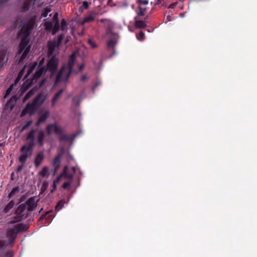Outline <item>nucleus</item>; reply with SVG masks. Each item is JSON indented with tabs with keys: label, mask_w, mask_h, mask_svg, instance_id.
I'll return each instance as SVG.
<instances>
[{
	"label": "nucleus",
	"mask_w": 257,
	"mask_h": 257,
	"mask_svg": "<svg viewBox=\"0 0 257 257\" xmlns=\"http://www.w3.org/2000/svg\"><path fill=\"white\" fill-rule=\"evenodd\" d=\"M139 16H136L134 18L135 22V27L137 28L140 29L145 28L146 27V24L145 21L139 20Z\"/></svg>",
	"instance_id": "6ab92c4d"
},
{
	"label": "nucleus",
	"mask_w": 257,
	"mask_h": 257,
	"mask_svg": "<svg viewBox=\"0 0 257 257\" xmlns=\"http://www.w3.org/2000/svg\"><path fill=\"white\" fill-rule=\"evenodd\" d=\"M16 99H17V98H16V96H12L9 100H8V101L7 102V105H9L11 102L13 101L14 100H16Z\"/></svg>",
	"instance_id": "603ef678"
},
{
	"label": "nucleus",
	"mask_w": 257,
	"mask_h": 257,
	"mask_svg": "<svg viewBox=\"0 0 257 257\" xmlns=\"http://www.w3.org/2000/svg\"><path fill=\"white\" fill-rule=\"evenodd\" d=\"M51 11V9L49 7L44 8L42 11L41 17L44 18L47 17L49 13Z\"/></svg>",
	"instance_id": "f704fd0d"
},
{
	"label": "nucleus",
	"mask_w": 257,
	"mask_h": 257,
	"mask_svg": "<svg viewBox=\"0 0 257 257\" xmlns=\"http://www.w3.org/2000/svg\"><path fill=\"white\" fill-rule=\"evenodd\" d=\"M44 83L45 80H42L38 86H35L30 90L24 96L23 101L25 102L32 96L43 85Z\"/></svg>",
	"instance_id": "f8f14e48"
},
{
	"label": "nucleus",
	"mask_w": 257,
	"mask_h": 257,
	"mask_svg": "<svg viewBox=\"0 0 257 257\" xmlns=\"http://www.w3.org/2000/svg\"><path fill=\"white\" fill-rule=\"evenodd\" d=\"M63 92V89H60L58 92H57L53 96V97L52 99V102H51V105L52 106L54 107L55 105V103L57 102V101L60 98V96H61L62 93Z\"/></svg>",
	"instance_id": "412c9836"
},
{
	"label": "nucleus",
	"mask_w": 257,
	"mask_h": 257,
	"mask_svg": "<svg viewBox=\"0 0 257 257\" xmlns=\"http://www.w3.org/2000/svg\"><path fill=\"white\" fill-rule=\"evenodd\" d=\"M172 19H173V18L170 16H168L167 17V22H170V21H172Z\"/></svg>",
	"instance_id": "e2e57ef3"
},
{
	"label": "nucleus",
	"mask_w": 257,
	"mask_h": 257,
	"mask_svg": "<svg viewBox=\"0 0 257 257\" xmlns=\"http://www.w3.org/2000/svg\"><path fill=\"white\" fill-rule=\"evenodd\" d=\"M37 65L38 63L36 61L30 63L29 65V69L25 76V77H27L28 76H29L33 72V71L36 68Z\"/></svg>",
	"instance_id": "bb28decb"
},
{
	"label": "nucleus",
	"mask_w": 257,
	"mask_h": 257,
	"mask_svg": "<svg viewBox=\"0 0 257 257\" xmlns=\"http://www.w3.org/2000/svg\"><path fill=\"white\" fill-rule=\"evenodd\" d=\"M83 68H84V65L83 64H81L79 67V71H81L83 69Z\"/></svg>",
	"instance_id": "0e129e2a"
},
{
	"label": "nucleus",
	"mask_w": 257,
	"mask_h": 257,
	"mask_svg": "<svg viewBox=\"0 0 257 257\" xmlns=\"http://www.w3.org/2000/svg\"><path fill=\"white\" fill-rule=\"evenodd\" d=\"M27 229V226L23 223H18L9 227L7 229V235L9 238L10 242L12 243L16 239L19 232L25 231Z\"/></svg>",
	"instance_id": "20e7f679"
},
{
	"label": "nucleus",
	"mask_w": 257,
	"mask_h": 257,
	"mask_svg": "<svg viewBox=\"0 0 257 257\" xmlns=\"http://www.w3.org/2000/svg\"><path fill=\"white\" fill-rule=\"evenodd\" d=\"M38 108L32 102L28 103L25 107L22 110L20 117H23L28 113L32 115L36 112Z\"/></svg>",
	"instance_id": "6e6552de"
},
{
	"label": "nucleus",
	"mask_w": 257,
	"mask_h": 257,
	"mask_svg": "<svg viewBox=\"0 0 257 257\" xmlns=\"http://www.w3.org/2000/svg\"><path fill=\"white\" fill-rule=\"evenodd\" d=\"M137 3L138 4H142L143 6L146 7L148 4V1L147 0H138Z\"/></svg>",
	"instance_id": "c03bdc74"
},
{
	"label": "nucleus",
	"mask_w": 257,
	"mask_h": 257,
	"mask_svg": "<svg viewBox=\"0 0 257 257\" xmlns=\"http://www.w3.org/2000/svg\"><path fill=\"white\" fill-rule=\"evenodd\" d=\"M53 23L51 21L46 22L45 23L44 26L46 30L51 31L53 28Z\"/></svg>",
	"instance_id": "58836bf2"
},
{
	"label": "nucleus",
	"mask_w": 257,
	"mask_h": 257,
	"mask_svg": "<svg viewBox=\"0 0 257 257\" xmlns=\"http://www.w3.org/2000/svg\"><path fill=\"white\" fill-rule=\"evenodd\" d=\"M80 101H81L80 98H77L76 97H74L72 98V102H73V103H76L77 105L79 104V103H80Z\"/></svg>",
	"instance_id": "a18cd8bd"
},
{
	"label": "nucleus",
	"mask_w": 257,
	"mask_h": 257,
	"mask_svg": "<svg viewBox=\"0 0 257 257\" xmlns=\"http://www.w3.org/2000/svg\"><path fill=\"white\" fill-rule=\"evenodd\" d=\"M65 203V201L64 200H61L58 201L57 203L55 209L57 211H59L61 209H62L63 207L64 204Z\"/></svg>",
	"instance_id": "473e14b6"
},
{
	"label": "nucleus",
	"mask_w": 257,
	"mask_h": 257,
	"mask_svg": "<svg viewBox=\"0 0 257 257\" xmlns=\"http://www.w3.org/2000/svg\"><path fill=\"white\" fill-rule=\"evenodd\" d=\"M36 197H31L29 198L24 203L19 205L20 206H23L24 207V211L26 214L27 217L29 214L33 211L38 205V202L39 200H36Z\"/></svg>",
	"instance_id": "39448f33"
},
{
	"label": "nucleus",
	"mask_w": 257,
	"mask_h": 257,
	"mask_svg": "<svg viewBox=\"0 0 257 257\" xmlns=\"http://www.w3.org/2000/svg\"><path fill=\"white\" fill-rule=\"evenodd\" d=\"M88 42L92 48L94 49L97 47V45L91 40L89 39Z\"/></svg>",
	"instance_id": "49530a36"
},
{
	"label": "nucleus",
	"mask_w": 257,
	"mask_h": 257,
	"mask_svg": "<svg viewBox=\"0 0 257 257\" xmlns=\"http://www.w3.org/2000/svg\"><path fill=\"white\" fill-rule=\"evenodd\" d=\"M48 186V182L47 181H44L43 183L42 188L46 189Z\"/></svg>",
	"instance_id": "13d9d810"
},
{
	"label": "nucleus",
	"mask_w": 257,
	"mask_h": 257,
	"mask_svg": "<svg viewBox=\"0 0 257 257\" xmlns=\"http://www.w3.org/2000/svg\"><path fill=\"white\" fill-rule=\"evenodd\" d=\"M16 85V84L13 83L10 86V87L6 91V92H5V94L4 95L5 98H6L10 95L11 92L12 91L13 89H14V87Z\"/></svg>",
	"instance_id": "c756f323"
},
{
	"label": "nucleus",
	"mask_w": 257,
	"mask_h": 257,
	"mask_svg": "<svg viewBox=\"0 0 257 257\" xmlns=\"http://www.w3.org/2000/svg\"><path fill=\"white\" fill-rule=\"evenodd\" d=\"M49 111L48 110H46L43 114L39 116L38 121L36 122V125L39 126L41 123L45 122L49 117Z\"/></svg>",
	"instance_id": "f3484780"
},
{
	"label": "nucleus",
	"mask_w": 257,
	"mask_h": 257,
	"mask_svg": "<svg viewBox=\"0 0 257 257\" xmlns=\"http://www.w3.org/2000/svg\"><path fill=\"white\" fill-rule=\"evenodd\" d=\"M61 29L62 30H65L67 29V22L64 19H63L61 21Z\"/></svg>",
	"instance_id": "79ce46f5"
},
{
	"label": "nucleus",
	"mask_w": 257,
	"mask_h": 257,
	"mask_svg": "<svg viewBox=\"0 0 257 257\" xmlns=\"http://www.w3.org/2000/svg\"><path fill=\"white\" fill-rule=\"evenodd\" d=\"M147 8L142 5V4H139L138 9L136 10V13L138 16H144L145 15V12Z\"/></svg>",
	"instance_id": "b1692460"
},
{
	"label": "nucleus",
	"mask_w": 257,
	"mask_h": 257,
	"mask_svg": "<svg viewBox=\"0 0 257 257\" xmlns=\"http://www.w3.org/2000/svg\"><path fill=\"white\" fill-rule=\"evenodd\" d=\"M49 168L47 166H45L43 168L42 170L39 172V174L40 176L43 177H45L48 174Z\"/></svg>",
	"instance_id": "72a5a7b5"
},
{
	"label": "nucleus",
	"mask_w": 257,
	"mask_h": 257,
	"mask_svg": "<svg viewBox=\"0 0 257 257\" xmlns=\"http://www.w3.org/2000/svg\"><path fill=\"white\" fill-rule=\"evenodd\" d=\"M96 16V14L94 12L90 13L86 16L83 20V24L92 22L94 20Z\"/></svg>",
	"instance_id": "5701e85b"
},
{
	"label": "nucleus",
	"mask_w": 257,
	"mask_h": 257,
	"mask_svg": "<svg viewBox=\"0 0 257 257\" xmlns=\"http://www.w3.org/2000/svg\"><path fill=\"white\" fill-rule=\"evenodd\" d=\"M70 139V136L67 134H63L60 135L59 137L60 141H65L68 142Z\"/></svg>",
	"instance_id": "4c0bfd02"
},
{
	"label": "nucleus",
	"mask_w": 257,
	"mask_h": 257,
	"mask_svg": "<svg viewBox=\"0 0 257 257\" xmlns=\"http://www.w3.org/2000/svg\"><path fill=\"white\" fill-rule=\"evenodd\" d=\"M9 0H0V12L4 4L7 3Z\"/></svg>",
	"instance_id": "3c124183"
},
{
	"label": "nucleus",
	"mask_w": 257,
	"mask_h": 257,
	"mask_svg": "<svg viewBox=\"0 0 257 257\" xmlns=\"http://www.w3.org/2000/svg\"><path fill=\"white\" fill-rule=\"evenodd\" d=\"M53 218V215L49 214H47L46 217V220L47 221V223H49L51 221V220Z\"/></svg>",
	"instance_id": "de8ad7c7"
},
{
	"label": "nucleus",
	"mask_w": 257,
	"mask_h": 257,
	"mask_svg": "<svg viewBox=\"0 0 257 257\" xmlns=\"http://www.w3.org/2000/svg\"><path fill=\"white\" fill-rule=\"evenodd\" d=\"M44 63V58H42L39 62V65H38V67H44L43 65V64Z\"/></svg>",
	"instance_id": "6e6d98bb"
},
{
	"label": "nucleus",
	"mask_w": 257,
	"mask_h": 257,
	"mask_svg": "<svg viewBox=\"0 0 257 257\" xmlns=\"http://www.w3.org/2000/svg\"><path fill=\"white\" fill-rule=\"evenodd\" d=\"M87 78V77L86 75H84L81 77V80L83 81H84L85 80H86Z\"/></svg>",
	"instance_id": "680f3d73"
},
{
	"label": "nucleus",
	"mask_w": 257,
	"mask_h": 257,
	"mask_svg": "<svg viewBox=\"0 0 257 257\" xmlns=\"http://www.w3.org/2000/svg\"><path fill=\"white\" fill-rule=\"evenodd\" d=\"M15 205V201L14 200H11L4 207L3 209V213L5 214L9 213L10 210L14 207Z\"/></svg>",
	"instance_id": "4be33fe9"
},
{
	"label": "nucleus",
	"mask_w": 257,
	"mask_h": 257,
	"mask_svg": "<svg viewBox=\"0 0 257 257\" xmlns=\"http://www.w3.org/2000/svg\"><path fill=\"white\" fill-rule=\"evenodd\" d=\"M89 7V3L87 1H84L82 5L79 8V9L83 11V9H87Z\"/></svg>",
	"instance_id": "a19ab883"
},
{
	"label": "nucleus",
	"mask_w": 257,
	"mask_h": 257,
	"mask_svg": "<svg viewBox=\"0 0 257 257\" xmlns=\"http://www.w3.org/2000/svg\"><path fill=\"white\" fill-rule=\"evenodd\" d=\"M31 48V46H29L25 50L23 51V53L20 59V62H23L28 58Z\"/></svg>",
	"instance_id": "aec40b11"
},
{
	"label": "nucleus",
	"mask_w": 257,
	"mask_h": 257,
	"mask_svg": "<svg viewBox=\"0 0 257 257\" xmlns=\"http://www.w3.org/2000/svg\"><path fill=\"white\" fill-rule=\"evenodd\" d=\"M61 175L59 176L58 177H57V178L55 180H54V182H55V183L58 184L59 181L61 180Z\"/></svg>",
	"instance_id": "bf43d9fd"
},
{
	"label": "nucleus",
	"mask_w": 257,
	"mask_h": 257,
	"mask_svg": "<svg viewBox=\"0 0 257 257\" xmlns=\"http://www.w3.org/2000/svg\"><path fill=\"white\" fill-rule=\"evenodd\" d=\"M44 158L45 157L43 152H40L36 155L34 160V164L36 168H38L40 166L43 162Z\"/></svg>",
	"instance_id": "2eb2a0df"
},
{
	"label": "nucleus",
	"mask_w": 257,
	"mask_h": 257,
	"mask_svg": "<svg viewBox=\"0 0 257 257\" xmlns=\"http://www.w3.org/2000/svg\"><path fill=\"white\" fill-rule=\"evenodd\" d=\"M52 213V211H48L47 212H46L45 214H42L39 218V221H42L44 219L46 220V216L47 215V214H48L49 213Z\"/></svg>",
	"instance_id": "37998d69"
},
{
	"label": "nucleus",
	"mask_w": 257,
	"mask_h": 257,
	"mask_svg": "<svg viewBox=\"0 0 257 257\" xmlns=\"http://www.w3.org/2000/svg\"><path fill=\"white\" fill-rule=\"evenodd\" d=\"M54 132L56 135L60 136L62 134L63 130L61 127L57 126V125L55 123Z\"/></svg>",
	"instance_id": "2f4dec72"
},
{
	"label": "nucleus",
	"mask_w": 257,
	"mask_h": 257,
	"mask_svg": "<svg viewBox=\"0 0 257 257\" xmlns=\"http://www.w3.org/2000/svg\"><path fill=\"white\" fill-rule=\"evenodd\" d=\"M32 120H30L28 121L27 122V123L22 126L21 132H23L24 130H26L28 127L30 126L32 124Z\"/></svg>",
	"instance_id": "ea45409f"
},
{
	"label": "nucleus",
	"mask_w": 257,
	"mask_h": 257,
	"mask_svg": "<svg viewBox=\"0 0 257 257\" xmlns=\"http://www.w3.org/2000/svg\"><path fill=\"white\" fill-rule=\"evenodd\" d=\"M159 1H160L159 0H158V2L157 3V4H159L161 3Z\"/></svg>",
	"instance_id": "338daca9"
},
{
	"label": "nucleus",
	"mask_w": 257,
	"mask_h": 257,
	"mask_svg": "<svg viewBox=\"0 0 257 257\" xmlns=\"http://www.w3.org/2000/svg\"><path fill=\"white\" fill-rule=\"evenodd\" d=\"M51 56V58L47 62L46 69L51 73H54L57 69L59 60L55 55Z\"/></svg>",
	"instance_id": "0eeeda50"
},
{
	"label": "nucleus",
	"mask_w": 257,
	"mask_h": 257,
	"mask_svg": "<svg viewBox=\"0 0 257 257\" xmlns=\"http://www.w3.org/2000/svg\"><path fill=\"white\" fill-rule=\"evenodd\" d=\"M70 183H69L68 182H66L63 183V184L62 185V187L63 189H67L68 188V187L70 186Z\"/></svg>",
	"instance_id": "5fc2aeb1"
},
{
	"label": "nucleus",
	"mask_w": 257,
	"mask_h": 257,
	"mask_svg": "<svg viewBox=\"0 0 257 257\" xmlns=\"http://www.w3.org/2000/svg\"><path fill=\"white\" fill-rule=\"evenodd\" d=\"M60 29V25L59 23H55L53 25V28L51 30H52V34L53 35H55L59 30Z\"/></svg>",
	"instance_id": "7c9ffc66"
},
{
	"label": "nucleus",
	"mask_w": 257,
	"mask_h": 257,
	"mask_svg": "<svg viewBox=\"0 0 257 257\" xmlns=\"http://www.w3.org/2000/svg\"><path fill=\"white\" fill-rule=\"evenodd\" d=\"M76 60V56L75 53L71 54L69 58L68 63L65 64L62 67L59 73L56 78V82H60L63 77V80L66 82L69 78L72 71L73 68L75 65Z\"/></svg>",
	"instance_id": "f03ea898"
},
{
	"label": "nucleus",
	"mask_w": 257,
	"mask_h": 257,
	"mask_svg": "<svg viewBox=\"0 0 257 257\" xmlns=\"http://www.w3.org/2000/svg\"><path fill=\"white\" fill-rule=\"evenodd\" d=\"M13 107H14V105H12V106H11V109H12L13 108Z\"/></svg>",
	"instance_id": "774afa93"
},
{
	"label": "nucleus",
	"mask_w": 257,
	"mask_h": 257,
	"mask_svg": "<svg viewBox=\"0 0 257 257\" xmlns=\"http://www.w3.org/2000/svg\"><path fill=\"white\" fill-rule=\"evenodd\" d=\"M41 0H25L20 6V12L26 13L33 5L39 3Z\"/></svg>",
	"instance_id": "9d476101"
},
{
	"label": "nucleus",
	"mask_w": 257,
	"mask_h": 257,
	"mask_svg": "<svg viewBox=\"0 0 257 257\" xmlns=\"http://www.w3.org/2000/svg\"><path fill=\"white\" fill-rule=\"evenodd\" d=\"M32 84V80L31 81V82H29L28 80H27L26 82H24L20 89L21 93H24L27 89H28L31 87Z\"/></svg>",
	"instance_id": "393cba45"
},
{
	"label": "nucleus",
	"mask_w": 257,
	"mask_h": 257,
	"mask_svg": "<svg viewBox=\"0 0 257 257\" xmlns=\"http://www.w3.org/2000/svg\"><path fill=\"white\" fill-rule=\"evenodd\" d=\"M116 43L117 41L115 38H112L107 42V47L109 49H114Z\"/></svg>",
	"instance_id": "cd10ccee"
},
{
	"label": "nucleus",
	"mask_w": 257,
	"mask_h": 257,
	"mask_svg": "<svg viewBox=\"0 0 257 257\" xmlns=\"http://www.w3.org/2000/svg\"><path fill=\"white\" fill-rule=\"evenodd\" d=\"M37 17L35 15L32 16L23 27V34L30 36L32 31L35 28Z\"/></svg>",
	"instance_id": "423d86ee"
},
{
	"label": "nucleus",
	"mask_w": 257,
	"mask_h": 257,
	"mask_svg": "<svg viewBox=\"0 0 257 257\" xmlns=\"http://www.w3.org/2000/svg\"><path fill=\"white\" fill-rule=\"evenodd\" d=\"M45 138V134L43 130L32 129L26 136L27 144L23 145L20 149L22 154L19 158V162L23 164L26 163L27 159L32 155L33 148L36 143L40 147L43 146L44 144Z\"/></svg>",
	"instance_id": "f257e3e1"
},
{
	"label": "nucleus",
	"mask_w": 257,
	"mask_h": 257,
	"mask_svg": "<svg viewBox=\"0 0 257 257\" xmlns=\"http://www.w3.org/2000/svg\"><path fill=\"white\" fill-rule=\"evenodd\" d=\"M48 46V56H54L53 54L59 48V46L56 44L55 41H49L47 43Z\"/></svg>",
	"instance_id": "4468645a"
},
{
	"label": "nucleus",
	"mask_w": 257,
	"mask_h": 257,
	"mask_svg": "<svg viewBox=\"0 0 257 257\" xmlns=\"http://www.w3.org/2000/svg\"><path fill=\"white\" fill-rule=\"evenodd\" d=\"M48 97V93L41 92L39 93L32 101L38 108H39Z\"/></svg>",
	"instance_id": "1a4fd4ad"
},
{
	"label": "nucleus",
	"mask_w": 257,
	"mask_h": 257,
	"mask_svg": "<svg viewBox=\"0 0 257 257\" xmlns=\"http://www.w3.org/2000/svg\"><path fill=\"white\" fill-rule=\"evenodd\" d=\"M57 183H55V182H54L53 181V189L51 190V192H53L54 191H55L57 189Z\"/></svg>",
	"instance_id": "4d7b16f0"
},
{
	"label": "nucleus",
	"mask_w": 257,
	"mask_h": 257,
	"mask_svg": "<svg viewBox=\"0 0 257 257\" xmlns=\"http://www.w3.org/2000/svg\"><path fill=\"white\" fill-rule=\"evenodd\" d=\"M46 71L47 70L45 67H38L36 71L33 75V80H37L42 75L43 73Z\"/></svg>",
	"instance_id": "a211bd4d"
},
{
	"label": "nucleus",
	"mask_w": 257,
	"mask_h": 257,
	"mask_svg": "<svg viewBox=\"0 0 257 257\" xmlns=\"http://www.w3.org/2000/svg\"><path fill=\"white\" fill-rule=\"evenodd\" d=\"M5 245V243L3 241H0V247H3Z\"/></svg>",
	"instance_id": "69168bd1"
},
{
	"label": "nucleus",
	"mask_w": 257,
	"mask_h": 257,
	"mask_svg": "<svg viewBox=\"0 0 257 257\" xmlns=\"http://www.w3.org/2000/svg\"><path fill=\"white\" fill-rule=\"evenodd\" d=\"M138 39L139 40H143L144 38V37H145V34L143 32H140L139 34H138Z\"/></svg>",
	"instance_id": "09e8293b"
},
{
	"label": "nucleus",
	"mask_w": 257,
	"mask_h": 257,
	"mask_svg": "<svg viewBox=\"0 0 257 257\" xmlns=\"http://www.w3.org/2000/svg\"><path fill=\"white\" fill-rule=\"evenodd\" d=\"M26 67V66H25L23 69L19 72V74L18 75V76L16 78L15 81V84H16V85H17L19 82L20 81V80L21 79L23 75H24V73L25 72V68Z\"/></svg>",
	"instance_id": "c85d7f7f"
},
{
	"label": "nucleus",
	"mask_w": 257,
	"mask_h": 257,
	"mask_svg": "<svg viewBox=\"0 0 257 257\" xmlns=\"http://www.w3.org/2000/svg\"><path fill=\"white\" fill-rule=\"evenodd\" d=\"M30 38L29 36H26L23 34L21 41L19 44V50L18 53L19 54H21L24 50H25L29 45Z\"/></svg>",
	"instance_id": "9b49d317"
},
{
	"label": "nucleus",
	"mask_w": 257,
	"mask_h": 257,
	"mask_svg": "<svg viewBox=\"0 0 257 257\" xmlns=\"http://www.w3.org/2000/svg\"><path fill=\"white\" fill-rule=\"evenodd\" d=\"M54 126H55V123L54 124H49L47 125V126L46 127V132H47L48 135H51L53 130V129L54 130Z\"/></svg>",
	"instance_id": "c9c22d12"
},
{
	"label": "nucleus",
	"mask_w": 257,
	"mask_h": 257,
	"mask_svg": "<svg viewBox=\"0 0 257 257\" xmlns=\"http://www.w3.org/2000/svg\"><path fill=\"white\" fill-rule=\"evenodd\" d=\"M21 164L20 165H19V166L18 167V168H17V172H20V171H21L22 170L23 168L24 167V166H25V164H26V163H23V164L22 163H21Z\"/></svg>",
	"instance_id": "864d4df0"
},
{
	"label": "nucleus",
	"mask_w": 257,
	"mask_h": 257,
	"mask_svg": "<svg viewBox=\"0 0 257 257\" xmlns=\"http://www.w3.org/2000/svg\"><path fill=\"white\" fill-rule=\"evenodd\" d=\"M64 35L63 34H60L58 35L56 40H53V41H55L56 44H57L59 46H60L61 43H62L64 39Z\"/></svg>",
	"instance_id": "e433bc0d"
},
{
	"label": "nucleus",
	"mask_w": 257,
	"mask_h": 257,
	"mask_svg": "<svg viewBox=\"0 0 257 257\" xmlns=\"http://www.w3.org/2000/svg\"><path fill=\"white\" fill-rule=\"evenodd\" d=\"M53 19L55 23H59L58 20V13H56L53 16Z\"/></svg>",
	"instance_id": "8fccbe9b"
},
{
	"label": "nucleus",
	"mask_w": 257,
	"mask_h": 257,
	"mask_svg": "<svg viewBox=\"0 0 257 257\" xmlns=\"http://www.w3.org/2000/svg\"><path fill=\"white\" fill-rule=\"evenodd\" d=\"M7 51L3 49H0V68H2L4 64H6L8 60V58H6Z\"/></svg>",
	"instance_id": "dca6fc26"
},
{
	"label": "nucleus",
	"mask_w": 257,
	"mask_h": 257,
	"mask_svg": "<svg viewBox=\"0 0 257 257\" xmlns=\"http://www.w3.org/2000/svg\"><path fill=\"white\" fill-rule=\"evenodd\" d=\"M63 154V149H62L61 152L59 153L57 156L55 157L53 160L52 164L54 167V175L56 173V172L58 170L60 166V160L61 157H62Z\"/></svg>",
	"instance_id": "ddd939ff"
},
{
	"label": "nucleus",
	"mask_w": 257,
	"mask_h": 257,
	"mask_svg": "<svg viewBox=\"0 0 257 257\" xmlns=\"http://www.w3.org/2000/svg\"><path fill=\"white\" fill-rule=\"evenodd\" d=\"M7 254L9 255L10 257H13V253L11 251H7Z\"/></svg>",
	"instance_id": "052dcab7"
},
{
	"label": "nucleus",
	"mask_w": 257,
	"mask_h": 257,
	"mask_svg": "<svg viewBox=\"0 0 257 257\" xmlns=\"http://www.w3.org/2000/svg\"><path fill=\"white\" fill-rule=\"evenodd\" d=\"M23 205H19L13 213L7 216L6 221L8 224H14L21 221L27 217L26 214L24 211Z\"/></svg>",
	"instance_id": "7ed1b4c3"
},
{
	"label": "nucleus",
	"mask_w": 257,
	"mask_h": 257,
	"mask_svg": "<svg viewBox=\"0 0 257 257\" xmlns=\"http://www.w3.org/2000/svg\"><path fill=\"white\" fill-rule=\"evenodd\" d=\"M20 191V188L19 186L14 187L11 192L8 194V198L9 199L17 196Z\"/></svg>",
	"instance_id": "a878e982"
}]
</instances>
